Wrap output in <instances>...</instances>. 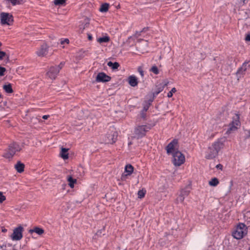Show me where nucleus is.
<instances>
[{
  "instance_id": "nucleus-1",
  "label": "nucleus",
  "mask_w": 250,
  "mask_h": 250,
  "mask_svg": "<svg viewBox=\"0 0 250 250\" xmlns=\"http://www.w3.org/2000/svg\"><path fill=\"white\" fill-rule=\"evenodd\" d=\"M223 146V143L220 141H217L209 146L206 152L205 157L207 159H212L215 158L218 154V152Z\"/></svg>"
},
{
  "instance_id": "nucleus-2",
  "label": "nucleus",
  "mask_w": 250,
  "mask_h": 250,
  "mask_svg": "<svg viewBox=\"0 0 250 250\" xmlns=\"http://www.w3.org/2000/svg\"><path fill=\"white\" fill-rule=\"evenodd\" d=\"M152 126L150 124L138 125L134 128V137L137 139H140L144 137L146 132L149 131Z\"/></svg>"
},
{
  "instance_id": "nucleus-3",
  "label": "nucleus",
  "mask_w": 250,
  "mask_h": 250,
  "mask_svg": "<svg viewBox=\"0 0 250 250\" xmlns=\"http://www.w3.org/2000/svg\"><path fill=\"white\" fill-rule=\"evenodd\" d=\"M248 233V228L242 223H239L232 232L233 237L236 239H241Z\"/></svg>"
},
{
  "instance_id": "nucleus-4",
  "label": "nucleus",
  "mask_w": 250,
  "mask_h": 250,
  "mask_svg": "<svg viewBox=\"0 0 250 250\" xmlns=\"http://www.w3.org/2000/svg\"><path fill=\"white\" fill-rule=\"evenodd\" d=\"M21 149V146L18 143L13 142L9 145L7 150L3 154V156L8 159L12 158L17 152L20 151Z\"/></svg>"
},
{
  "instance_id": "nucleus-5",
  "label": "nucleus",
  "mask_w": 250,
  "mask_h": 250,
  "mask_svg": "<svg viewBox=\"0 0 250 250\" xmlns=\"http://www.w3.org/2000/svg\"><path fill=\"white\" fill-rule=\"evenodd\" d=\"M172 156V163L175 166H180L185 162L184 155L179 150H177Z\"/></svg>"
},
{
  "instance_id": "nucleus-6",
  "label": "nucleus",
  "mask_w": 250,
  "mask_h": 250,
  "mask_svg": "<svg viewBox=\"0 0 250 250\" xmlns=\"http://www.w3.org/2000/svg\"><path fill=\"white\" fill-rule=\"evenodd\" d=\"M240 125L239 116L238 114H235V116L232 118V122L229 124L226 133L227 134L231 133L232 131L236 130Z\"/></svg>"
},
{
  "instance_id": "nucleus-7",
  "label": "nucleus",
  "mask_w": 250,
  "mask_h": 250,
  "mask_svg": "<svg viewBox=\"0 0 250 250\" xmlns=\"http://www.w3.org/2000/svg\"><path fill=\"white\" fill-rule=\"evenodd\" d=\"M250 67V60L244 62L241 67H240L236 73L237 80H239L245 74L246 70Z\"/></svg>"
},
{
  "instance_id": "nucleus-8",
  "label": "nucleus",
  "mask_w": 250,
  "mask_h": 250,
  "mask_svg": "<svg viewBox=\"0 0 250 250\" xmlns=\"http://www.w3.org/2000/svg\"><path fill=\"white\" fill-rule=\"evenodd\" d=\"M118 137V133L114 129L108 132L104 139V142L105 144H112L117 140Z\"/></svg>"
},
{
  "instance_id": "nucleus-9",
  "label": "nucleus",
  "mask_w": 250,
  "mask_h": 250,
  "mask_svg": "<svg viewBox=\"0 0 250 250\" xmlns=\"http://www.w3.org/2000/svg\"><path fill=\"white\" fill-rule=\"evenodd\" d=\"M0 19L1 25H10L13 21L12 15L7 13H1Z\"/></svg>"
},
{
  "instance_id": "nucleus-10",
  "label": "nucleus",
  "mask_w": 250,
  "mask_h": 250,
  "mask_svg": "<svg viewBox=\"0 0 250 250\" xmlns=\"http://www.w3.org/2000/svg\"><path fill=\"white\" fill-rule=\"evenodd\" d=\"M178 148V140L176 139L172 140L167 146L166 151L168 155H173Z\"/></svg>"
},
{
  "instance_id": "nucleus-11",
  "label": "nucleus",
  "mask_w": 250,
  "mask_h": 250,
  "mask_svg": "<svg viewBox=\"0 0 250 250\" xmlns=\"http://www.w3.org/2000/svg\"><path fill=\"white\" fill-rule=\"evenodd\" d=\"M23 228L22 226H20L15 228L13 232L11 235V238L13 241H19L22 238V232Z\"/></svg>"
},
{
  "instance_id": "nucleus-12",
  "label": "nucleus",
  "mask_w": 250,
  "mask_h": 250,
  "mask_svg": "<svg viewBox=\"0 0 250 250\" xmlns=\"http://www.w3.org/2000/svg\"><path fill=\"white\" fill-rule=\"evenodd\" d=\"M49 46L45 43H43L37 50L36 54L38 56L43 57L47 55Z\"/></svg>"
},
{
  "instance_id": "nucleus-13",
  "label": "nucleus",
  "mask_w": 250,
  "mask_h": 250,
  "mask_svg": "<svg viewBox=\"0 0 250 250\" xmlns=\"http://www.w3.org/2000/svg\"><path fill=\"white\" fill-rule=\"evenodd\" d=\"M61 67L60 66H52L47 72V76L52 80L55 79L59 73Z\"/></svg>"
},
{
  "instance_id": "nucleus-14",
  "label": "nucleus",
  "mask_w": 250,
  "mask_h": 250,
  "mask_svg": "<svg viewBox=\"0 0 250 250\" xmlns=\"http://www.w3.org/2000/svg\"><path fill=\"white\" fill-rule=\"evenodd\" d=\"M111 80V77L107 75H106L104 72H100L99 73L97 77L96 78V81L97 82L100 83H104L110 81Z\"/></svg>"
},
{
  "instance_id": "nucleus-15",
  "label": "nucleus",
  "mask_w": 250,
  "mask_h": 250,
  "mask_svg": "<svg viewBox=\"0 0 250 250\" xmlns=\"http://www.w3.org/2000/svg\"><path fill=\"white\" fill-rule=\"evenodd\" d=\"M28 232L31 234L33 233H36L39 235H41L44 232V230L41 228L35 227L33 229H29Z\"/></svg>"
},
{
  "instance_id": "nucleus-16",
  "label": "nucleus",
  "mask_w": 250,
  "mask_h": 250,
  "mask_svg": "<svg viewBox=\"0 0 250 250\" xmlns=\"http://www.w3.org/2000/svg\"><path fill=\"white\" fill-rule=\"evenodd\" d=\"M128 82L129 84L133 87L137 85L138 81L137 78L135 76H130L128 78Z\"/></svg>"
},
{
  "instance_id": "nucleus-17",
  "label": "nucleus",
  "mask_w": 250,
  "mask_h": 250,
  "mask_svg": "<svg viewBox=\"0 0 250 250\" xmlns=\"http://www.w3.org/2000/svg\"><path fill=\"white\" fill-rule=\"evenodd\" d=\"M24 164L22 163L21 161H18L17 164L15 165V168L18 172L21 173L24 169Z\"/></svg>"
},
{
  "instance_id": "nucleus-18",
  "label": "nucleus",
  "mask_w": 250,
  "mask_h": 250,
  "mask_svg": "<svg viewBox=\"0 0 250 250\" xmlns=\"http://www.w3.org/2000/svg\"><path fill=\"white\" fill-rule=\"evenodd\" d=\"M68 148H62L60 156L64 160L67 159L68 158Z\"/></svg>"
},
{
  "instance_id": "nucleus-19",
  "label": "nucleus",
  "mask_w": 250,
  "mask_h": 250,
  "mask_svg": "<svg viewBox=\"0 0 250 250\" xmlns=\"http://www.w3.org/2000/svg\"><path fill=\"white\" fill-rule=\"evenodd\" d=\"M190 187L188 186L186 188H183L180 191V194L184 196L185 198L187 197L190 193Z\"/></svg>"
},
{
  "instance_id": "nucleus-20",
  "label": "nucleus",
  "mask_w": 250,
  "mask_h": 250,
  "mask_svg": "<svg viewBox=\"0 0 250 250\" xmlns=\"http://www.w3.org/2000/svg\"><path fill=\"white\" fill-rule=\"evenodd\" d=\"M134 170V168L131 165L128 164L125 167V172L126 173V175H130Z\"/></svg>"
},
{
  "instance_id": "nucleus-21",
  "label": "nucleus",
  "mask_w": 250,
  "mask_h": 250,
  "mask_svg": "<svg viewBox=\"0 0 250 250\" xmlns=\"http://www.w3.org/2000/svg\"><path fill=\"white\" fill-rule=\"evenodd\" d=\"M109 4L107 3H104L99 8V11L102 13H104L108 11L109 9Z\"/></svg>"
},
{
  "instance_id": "nucleus-22",
  "label": "nucleus",
  "mask_w": 250,
  "mask_h": 250,
  "mask_svg": "<svg viewBox=\"0 0 250 250\" xmlns=\"http://www.w3.org/2000/svg\"><path fill=\"white\" fill-rule=\"evenodd\" d=\"M109 41V37L107 36H104L97 39V42L100 43H106Z\"/></svg>"
},
{
  "instance_id": "nucleus-23",
  "label": "nucleus",
  "mask_w": 250,
  "mask_h": 250,
  "mask_svg": "<svg viewBox=\"0 0 250 250\" xmlns=\"http://www.w3.org/2000/svg\"><path fill=\"white\" fill-rule=\"evenodd\" d=\"M107 65L113 69H116L119 67V64L118 62H112L111 61H109L107 62Z\"/></svg>"
},
{
  "instance_id": "nucleus-24",
  "label": "nucleus",
  "mask_w": 250,
  "mask_h": 250,
  "mask_svg": "<svg viewBox=\"0 0 250 250\" xmlns=\"http://www.w3.org/2000/svg\"><path fill=\"white\" fill-rule=\"evenodd\" d=\"M164 86H157L156 89L153 92V97L157 96L164 89Z\"/></svg>"
},
{
  "instance_id": "nucleus-25",
  "label": "nucleus",
  "mask_w": 250,
  "mask_h": 250,
  "mask_svg": "<svg viewBox=\"0 0 250 250\" xmlns=\"http://www.w3.org/2000/svg\"><path fill=\"white\" fill-rule=\"evenodd\" d=\"M3 88L5 91V92L8 93H11L13 92L12 86L10 83L4 85Z\"/></svg>"
},
{
  "instance_id": "nucleus-26",
  "label": "nucleus",
  "mask_w": 250,
  "mask_h": 250,
  "mask_svg": "<svg viewBox=\"0 0 250 250\" xmlns=\"http://www.w3.org/2000/svg\"><path fill=\"white\" fill-rule=\"evenodd\" d=\"M7 2L11 3L13 6L19 5L23 2V0H6Z\"/></svg>"
},
{
  "instance_id": "nucleus-27",
  "label": "nucleus",
  "mask_w": 250,
  "mask_h": 250,
  "mask_svg": "<svg viewBox=\"0 0 250 250\" xmlns=\"http://www.w3.org/2000/svg\"><path fill=\"white\" fill-rule=\"evenodd\" d=\"M69 182V185L71 188H73L74 184L76 183V179L73 178L71 176H69L68 179Z\"/></svg>"
},
{
  "instance_id": "nucleus-28",
  "label": "nucleus",
  "mask_w": 250,
  "mask_h": 250,
  "mask_svg": "<svg viewBox=\"0 0 250 250\" xmlns=\"http://www.w3.org/2000/svg\"><path fill=\"white\" fill-rule=\"evenodd\" d=\"M219 184V180L216 178H213L209 182V185L211 186H216Z\"/></svg>"
},
{
  "instance_id": "nucleus-29",
  "label": "nucleus",
  "mask_w": 250,
  "mask_h": 250,
  "mask_svg": "<svg viewBox=\"0 0 250 250\" xmlns=\"http://www.w3.org/2000/svg\"><path fill=\"white\" fill-rule=\"evenodd\" d=\"M150 71L153 72L155 75H158L159 73V70L156 65L152 66L150 69Z\"/></svg>"
},
{
  "instance_id": "nucleus-30",
  "label": "nucleus",
  "mask_w": 250,
  "mask_h": 250,
  "mask_svg": "<svg viewBox=\"0 0 250 250\" xmlns=\"http://www.w3.org/2000/svg\"><path fill=\"white\" fill-rule=\"evenodd\" d=\"M66 0H54V3L55 5H63Z\"/></svg>"
},
{
  "instance_id": "nucleus-31",
  "label": "nucleus",
  "mask_w": 250,
  "mask_h": 250,
  "mask_svg": "<svg viewBox=\"0 0 250 250\" xmlns=\"http://www.w3.org/2000/svg\"><path fill=\"white\" fill-rule=\"evenodd\" d=\"M146 193V190L145 189H143L142 190H139L138 192V197L140 198H143L145 196Z\"/></svg>"
},
{
  "instance_id": "nucleus-32",
  "label": "nucleus",
  "mask_w": 250,
  "mask_h": 250,
  "mask_svg": "<svg viewBox=\"0 0 250 250\" xmlns=\"http://www.w3.org/2000/svg\"><path fill=\"white\" fill-rule=\"evenodd\" d=\"M185 197L181 195L180 194L179 195V196L177 197L176 202V203L178 204L179 203H182L184 202Z\"/></svg>"
},
{
  "instance_id": "nucleus-33",
  "label": "nucleus",
  "mask_w": 250,
  "mask_h": 250,
  "mask_svg": "<svg viewBox=\"0 0 250 250\" xmlns=\"http://www.w3.org/2000/svg\"><path fill=\"white\" fill-rule=\"evenodd\" d=\"M176 92V89L175 87L172 88L171 90L168 92L167 97L168 98H171L173 96V94Z\"/></svg>"
},
{
  "instance_id": "nucleus-34",
  "label": "nucleus",
  "mask_w": 250,
  "mask_h": 250,
  "mask_svg": "<svg viewBox=\"0 0 250 250\" xmlns=\"http://www.w3.org/2000/svg\"><path fill=\"white\" fill-rule=\"evenodd\" d=\"M152 101H151L149 103L146 104L144 105L143 110L144 112H146L147 110L148 109L149 106L151 104V102H152Z\"/></svg>"
},
{
  "instance_id": "nucleus-35",
  "label": "nucleus",
  "mask_w": 250,
  "mask_h": 250,
  "mask_svg": "<svg viewBox=\"0 0 250 250\" xmlns=\"http://www.w3.org/2000/svg\"><path fill=\"white\" fill-rule=\"evenodd\" d=\"M105 231V227H104L103 229H102L100 230H99L97 231V232L96 233V235L98 236H101L102 235V232Z\"/></svg>"
},
{
  "instance_id": "nucleus-36",
  "label": "nucleus",
  "mask_w": 250,
  "mask_h": 250,
  "mask_svg": "<svg viewBox=\"0 0 250 250\" xmlns=\"http://www.w3.org/2000/svg\"><path fill=\"white\" fill-rule=\"evenodd\" d=\"M6 71V69L2 66H0V76H2L4 74V72Z\"/></svg>"
},
{
  "instance_id": "nucleus-37",
  "label": "nucleus",
  "mask_w": 250,
  "mask_h": 250,
  "mask_svg": "<svg viewBox=\"0 0 250 250\" xmlns=\"http://www.w3.org/2000/svg\"><path fill=\"white\" fill-rule=\"evenodd\" d=\"M69 42V41L68 39H62L61 40V44H63L64 43L68 44Z\"/></svg>"
},
{
  "instance_id": "nucleus-38",
  "label": "nucleus",
  "mask_w": 250,
  "mask_h": 250,
  "mask_svg": "<svg viewBox=\"0 0 250 250\" xmlns=\"http://www.w3.org/2000/svg\"><path fill=\"white\" fill-rule=\"evenodd\" d=\"M5 200V196L3 195L2 192H0V203H2Z\"/></svg>"
},
{
  "instance_id": "nucleus-39",
  "label": "nucleus",
  "mask_w": 250,
  "mask_h": 250,
  "mask_svg": "<svg viewBox=\"0 0 250 250\" xmlns=\"http://www.w3.org/2000/svg\"><path fill=\"white\" fill-rule=\"evenodd\" d=\"M138 71L139 72L140 74L141 75V77H143L144 76V72L143 69L141 67H139L138 69Z\"/></svg>"
},
{
  "instance_id": "nucleus-40",
  "label": "nucleus",
  "mask_w": 250,
  "mask_h": 250,
  "mask_svg": "<svg viewBox=\"0 0 250 250\" xmlns=\"http://www.w3.org/2000/svg\"><path fill=\"white\" fill-rule=\"evenodd\" d=\"M5 55L6 53L5 52L0 50V60H2Z\"/></svg>"
},
{
  "instance_id": "nucleus-41",
  "label": "nucleus",
  "mask_w": 250,
  "mask_h": 250,
  "mask_svg": "<svg viewBox=\"0 0 250 250\" xmlns=\"http://www.w3.org/2000/svg\"><path fill=\"white\" fill-rule=\"evenodd\" d=\"M146 112H144L143 110H142L141 112V117L143 119H145V118H146Z\"/></svg>"
},
{
  "instance_id": "nucleus-42",
  "label": "nucleus",
  "mask_w": 250,
  "mask_h": 250,
  "mask_svg": "<svg viewBox=\"0 0 250 250\" xmlns=\"http://www.w3.org/2000/svg\"><path fill=\"white\" fill-rule=\"evenodd\" d=\"M245 217L249 218L250 219V211H247L245 214Z\"/></svg>"
},
{
  "instance_id": "nucleus-43",
  "label": "nucleus",
  "mask_w": 250,
  "mask_h": 250,
  "mask_svg": "<svg viewBox=\"0 0 250 250\" xmlns=\"http://www.w3.org/2000/svg\"><path fill=\"white\" fill-rule=\"evenodd\" d=\"M216 167L218 169L222 170L223 168V166L219 164L216 165Z\"/></svg>"
},
{
  "instance_id": "nucleus-44",
  "label": "nucleus",
  "mask_w": 250,
  "mask_h": 250,
  "mask_svg": "<svg viewBox=\"0 0 250 250\" xmlns=\"http://www.w3.org/2000/svg\"><path fill=\"white\" fill-rule=\"evenodd\" d=\"M245 40L247 41L250 42V34H248L246 36Z\"/></svg>"
},
{
  "instance_id": "nucleus-45",
  "label": "nucleus",
  "mask_w": 250,
  "mask_h": 250,
  "mask_svg": "<svg viewBox=\"0 0 250 250\" xmlns=\"http://www.w3.org/2000/svg\"><path fill=\"white\" fill-rule=\"evenodd\" d=\"M49 116H50L49 115H44L42 116V119L44 120H46L49 117Z\"/></svg>"
},
{
  "instance_id": "nucleus-46",
  "label": "nucleus",
  "mask_w": 250,
  "mask_h": 250,
  "mask_svg": "<svg viewBox=\"0 0 250 250\" xmlns=\"http://www.w3.org/2000/svg\"><path fill=\"white\" fill-rule=\"evenodd\" d=\"M64 64V63L63 62H61L60 63V64L59 65H58L57 66H60L62 68Z\"/></svg>"
},
{
  "instance_id": "nucleus-47",
  "label": "nucleus",
  "mask_w": 250,
  "mask_h": 250,
  "mask_svg": "<svg viewBox=\"0 0 250 250\" xmlns=\"http://www.w3.org/2000/svg\"><path fill=\"white\" fill-rule=\"evenodd\" d=\"M243 2V3L244 4L247 3V0H241Z\"/></svg>"
},
{
  "instance_id": "nucleus-48",
  "label": "nucleus",
  "mask_w": 250,
  "mask_h": 250,
  "mask_svg": "<svg viewBox=\"0 0 250 250\" xmlns=\"http://www.w3.org/2000/svg\"><path fill=\"white\" fill-rule=\"evenodd\" d=\"M2 232H6V231H7V229H3L2 230Z\"/></svg>"
},
{
  "instance_id": "nucleus-49",
  "label": "nucleus",
  "mask_w": 250,
  "mask_h": 250,
  "mask_svg": "<svg viewBox=\"0 0 250 250\" xmlns=\"http://www.w3.org/2000/svg\"><path fill=\"white\" fill-rule=\"evenodd\" d=\"M247 17H248V16H246L245 17V19H247Z\"/></svg>"
},
{
  "instance_id": "nucleus-50",
  "label": "nucleus",
  "mask_w": 250,
  "mask_h": 250,
  "mask_svg": "<svg viewBox=\"0 0 250 250\" xmlns=\"http://www.w3.org/2000/svg\"><path fill=\"white\" fill-rule=\"evenodd\" d=\"M1 44H1V42H0V46H1Z\"/></svg>"
},
{
  "instance_id": "nucleus-51",
  "label": "nucleus",
  "mask_w": 250,
  "mask_h": 250,
  "mask_svg": "<svg viewBox=\"0 0 250 250\" xmlns=\"http://www.w3.org/2000/svg\"><path fill=\"white\" fill-rule=\"evenodd\" d=\"M89 38L90 39L91 38V37L89 36Z\"/></svg>"
},
{
  "instance_id": "nucleus-52",
  "label": "nucleus",
  "mask_w": 250,
  "mask_h": 250,
  "mask_svg": "<svg viewBox=\"0 0 250 250\" xmlns=\"http://www.w3.org/2000/svg\"><path fill=\"white\" fill-rule=\"evenodd\" d=\"M1 98V95L0 94V98Z\"/></svg>"
},
{
  "instance_id": "nucleus-53",
  "label": "nucleus",
  "mask_w": 250,
  "mask_h": 250,
  "mask_svg": "<svg viewBox=\"0 0 250 250\" xmlns=\"http://www.w3.org/2000/svg\"><path fill=\"white\" fill-rule=\"evenodd\" d=\"M249 250H250V248L249 249Z\"/></svg>"
}]
</instances>
